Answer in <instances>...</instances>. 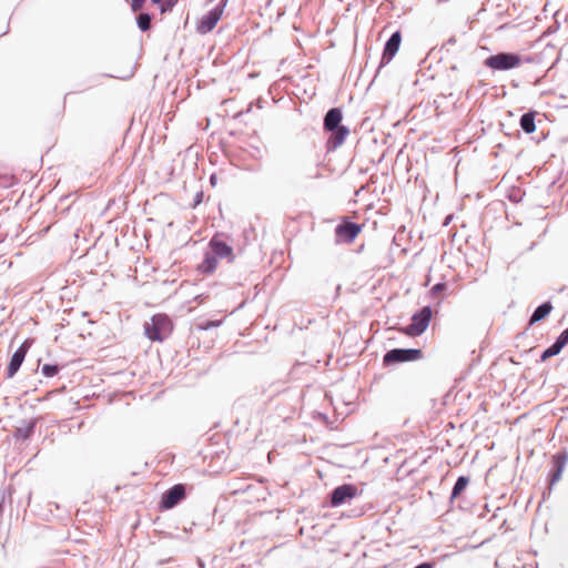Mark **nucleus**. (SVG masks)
<instances>
[{"mask_svg": "<svg viewBox=\"0 0 568 568\" xmlns=\"http://www.w3.org/2000/svg\"><path fill=\"white\" fill-rule=\"evenodd\" d=\"M342 121L343 112L341 108H332L324 115L323 128L329 133L326 140L327 152H333L339 148L349 134V129Z\"/></svg>", "mask_w": 568, "mask_h": 568, "instance_id": "f257e3e1", "label": "nucleus"}, {"mask_svg": "<svg viewBox=\"0 0 568 568\" xmlns=\"http://www.w3.org/2000/svg\"><path fill=\"white\" fill-rule=\"evenodd\" d=\"M173 325L166 314H155L144 324V333L151 341L162 342L172 332Z\"/></svg>", "mask_w": 568, "mask_h": 568, "instance_id": "f03ea898", "label": "nucleus"}, {"mask_svg": "<svg viewBox=\"0 0 568 568\" xmlns=\"http://www.w3.org/2000/svg\"><path fill=\"white\" fill-rule=\"evenodd\" d=\"M521 63V57L514 52H498L484 60V65L494 71H508L518 68Z\"/></svg>", "mask_w": 568, "mask_h": 568, "instance_id": "7ed1b4c3", "label": "nucleus"}, {"mask_svg": "<svg viewBox=\"0 0 568 568\" xmlns=\"http://www.w3.org/2000/svg\"><path fill=\"white\" fill-rule=\"evenodd\" d=\"M423 357L419 348H393L383 356L384 366H393L400 363L416 362Z\"/></svg>", "mask_w": 568, "mask_h": 568, "instance_id": "20e7f679", "label": "nucleus"}, {"mask_svg": "<svg viewBox=\"0 0 568 568\" xmlns=\"http://www.w3.org/2000/svg\"><path fill=\"white\" fill-rule=\"evenodd\" d=\"M433 316L429 305L423 306L412 316L410 323L406 326L405 333L409 336H420L428 327Z\"/></svg>", "mask_w": 568, "mask_h": 568, "instance_id": "39448f33", "label": "nucleus"}, {"mask_svg": "<svg viewBox=\"0 0 568 568\" xmlns=\"http://www.w3.org/2000/svg\"><path fill=\"white\" fill-rule=\"evenodd\" d=\"M186 498V487L183 484H176L166 489L159 501L160 510H170L176 507Z\"/></svg>", "mask_w": 568, "mask_h": 568, "instance_id": "423d86ee", "label": "nucleus"}, {"mask_svg": "<svg viewBox=\"0 0 568 568\" xmlns=\"http://www.w3.org/2000/svg\"><path fill=\"white\" fill-rule=\"evenodd\" d=\"M226 3L227 0H221L216 7L206 12L199 21L196 28L197 32L201 34L211 32L220 21L223 13V8L226 6Z\"/></svg>", "mask_w": 568, "mask_h": 568, "instance_id": "0eeeda50", "label": "nucleus"}, {"mask_svg": "<svg viewBox=\"0 0 568 568\" xmlns=\"http://www.w3.org/2000/svg\"><path fill=\"white\" fill-rule=\"evenodd\" d=\"M357 487L353 484H343L335 487L329 493V504L332 507H338L357 496Z\"/></svg>", "mask_w": 568, "mask_h": 568, "instance_id": "6e6552de", "label": "nucleus"}, {"mask_svg": "<svg viewBox=\"0 0 568 568\" xmlns=\"http://www.w3.org/2000/svg\"><path fill=\"white\" fill-rule=\"evenodd\" d=\"M402 43V33L399 30L392 33L384 44L378 70L388 64L399 50Z\"/></svg>", "mask_w": 568, "mask_h": 568, "instance_id": "1a4fd4ad", "label": "nucleus"}, {"mask_svg": "<svg viewBox=\"0 0 568 568\" xmlns=\"http://www.w3.org/2000/svg\"><path fill=\"white\" fill-rule=\"evenodd\" d=\"M567 462L568 452L566 449H561L552 455V467L549 471V489H551V487L561 478Z\"/></svg>", "mask_w": 568, "mask_h": 568, "instance_id": "9d476101", "label": "nucleus"}, {"mask_svg": "<svg viewBox=\"0 0 568 568\" xmlns=\"http://www.w3.org/2000/svg\"><path fill=\"white\" fill-rule=\"evenodd\" d=\"M361 231L362 226L351 221L343 222L335 227L337 240L345 243L353 242Z\"/></svg>", "mask_w": 568, "mask_h": 568, "instance_id": "9b49d317", "label": "nucleus"}, {"mask_svg": "<svg viewBox=\"0 0 568 568\" xmlns=\"http://www.w3.org/2000/svg\"><path fill=\"white\" fill-rule=\"evenodd\" d=\"M28 348H29V346H28L27 342H24L12 354L9 365H8V368H7V377L8 378H12L17 374V372L19 371V368L21 367V365L26 358Z\"/></svg>", "mask_w": 568, "mask_h": 568, "instance_id": "f8f14e48", "label": "nucleus"}, {"mask_svg": "<svg viewBox=\"0 0 568 568\" xmlns=\"http://www.w3.org/2000/svg\"><path fill=\"white\" fill-rule=\"evenodd\" d=\"M210 251L217 257V258H229V262H232L234 258L233 255V248L231 245L225 243L222 240H219L217 237H212L210 243Z\"/></svg>", "mask_w": 568, "mask_h": 568, "instance_id": "ddd939ff", "label": "nucleus"}, {"mask_svg": "<svg viewBox=\"0 0 568 568\" xmlns=\"http://www.w3.org/2000/svg\"><path fill=\"white\" fill-rule=\"evenodd\" d=\"M38 424V418H31L27 422H23L20 426L16 427L13 430V437L17 440H28L32 437L36 432V427Z\"/></svg>", "mask_w": 568, "mask_h": 568, "instance_id": "4468645a", "label": "nucleus"}, {"mask_svg": "<svg viewBox=\"0 0 568 568\" xmlns=\"http://www.w3.org/2000/svg\"><path fill=\"white\" fill-rule=\"evenodd\" d=\"M551 311H552L551 302H549V301L544 302L542 304L538 305L535 308V311L532 312V314L530 315L529 324L534 325V324L545 320L550 314Z\"/></svg>", "mask_w": 568, "mask_h": 568, "instance_id": "2eb2a0df", "label": "nucleus"}, {"mask_svg": "<svg viewBox=\"0 0 568 568\" xmlns=\"http://www.w3.org/2000/svg\"><path fill=\"white\" fill-rule=\"evenodd\" d=\"M536 115H537V112L536 111H528L526 113H524L520 119H519V125L521 128V130L527 133V134H530L532 132H535L536 130Z\"/></svg>", "mask_w": 568, "mask_h": 568, "instance_id": "dca6fc26", "label": "nucleus"}, {"mask_svg": "<svg viewBox=\"0 0 568 568\" xmlns=\"http://www.w3.org/2000/svg\"><path fill=\"white\" fill-rule=\"evenodd\" d=\"M216 266H217V257L210 251V252L205 253L204 258L199 266V270L203 274H210L213 271H215Z\"/></svg>", "mask_w": 568, "mask_h": 568, "instance_id": "f3484780", "label": "nucleus"}, {"mask_svg": "<svg viewBox=\"0 0 568 568\" xmlns=\"http://www.w3.org/2000/svg\"><path fill=\"white\" fill-rule=\"evenodd\" d=\"M469 484V477L467 476H459L452 489L449 500L453 503L457 497L462 495V493L467 488Z\"/></svg>", "mask_w": 568, "mask_h": 568, "instance_id": "a211bd4d", "label": "nucleus"}, {"mask_svg": "<svg viewBox=\"0 0 568 568\" xmlns=\"http://www.w3.org/2000/svg\"><path fill=\"white\" fill-rule=\"evenodd\" d=\"M564 347L558 341H555L549 347H547L540 355V362H545L556 355H558Z\"/></svg>", "mask_w": 568, "mask_h": 568, "instance_id": "6ab92c4d", "label": "nucleus"}, {"mask_svg": "<svg viewBox=\"0 0 568 568\" xmlns=\"http://www.w3.org/2000/svg\"><path fill=\"white\" fill-rule=\"evenodd\" d=\"M153 16L148 12H142L136 17L138 28L142 31H149L151 29V21Z\"/></svg>", "mask_w": 568, "mask_h": 568, "instance_id": "aec40b11", "label": "nucleus"}, {"mask_svg": "<svg viewBox=\"0 0 568 568\" xmlns=\"http://www.w3.org/2000/svg\"><path fill=\"white\" fill-rule=\"evenodd\" d=\"M60 372V366L58 364H44L41 367V373L45 377H53Z\"/></svg>", "mask_w": 568, "mask_h": 568, "instance_id": "412c9836", "label": "nucleus"}, {"mask_svg": "<svg viewBox=\"0 0 568 568\" xmlns=\"http://www.w3.org/2000/svg\"><path fill=\"white\" fill-rule=\"evenodd\" d=\"M447 287V284L444 283V282H440V283H437L435 284L432 288H430V295L432 296H436L438 294H440L443 291H445Z\"/></svg>", "mask_w": 568, "mask_h": 568, "instance_id": "4be33fe9", "label": "nucleus"}, {"mask_svg": "<svg viewBox=\"0 0 568 568\" xmlns=\"http://www.w3.org/2000/svg\"><path fill=\"white\" fill-rule=\"evenodd\" d=\"M179 0H165L161 7V13L169 12L173 9V7L178 3Z\"/></svg>", "mask_w": 568, "mask_h": 568, "instance_id": "5701e85b", "label": "nucleus"}, {"mask_svg": "<svg viewBox=\"0 0 568 568\" xmlns=\"http://www.w3.org/2000/svg\"><path fill=\"white\" fill-rule=\"evenodd\" d=\"M146 2V0H131V9L133 12H138L140 11L144 3Z\"/></svg>", "mask_w": 568, "mask_h": 568, "instance_id": "b1692460", "label": "nucleus"}, {"mask_svg": "<svg viewBox=\"0 0 568 568\" xmlns=\"http://www.w3.org/2000/svg\"><path fill=\"white\" fill-rule=\"evenodd\" d=\"M556 341H558L562 347L568 344V327L560 333Z\"/></svg>", "mask_w": 568, "mask_h": 568, "instance_id": "393cba45", "label": "nucleus"}, {"mask_svg": "<svg viewBox=\"0 0 568 568\" xmlns=\"http://www.w3.org/2000/svg\"><path fill=\"white\" fill-rule=\"evenodd\" d=\"M203 199H204V193L202 191L197 192L194 196L192 207H196L197 205H200L203 202Z\"/></svg>", "mask_w": 568, "mask_h": 568, "instance_id": "a878e982", "label": "nucleus"}, {"mask_svg": "<svg viewBox=\"0 0 568 568\" xmlns=\"http://www.w3.org/2000/svg\"><path fill=\"white\" fill-rule=\"evenodd\" d=\"M435 564L432 561H423L415 566L414 568H434Z\"/></svg>", "mask_w": 568, "mask_h": 568, "instance_id": "bb28decb", "label": "nucleus"}, {"mask_svg": "<svg viewBox=\"0 0 568 568\" xmlns=\"http://www.w3.org/2000/svg\"><path fill=\"white\" fill-rule=\"evenodd\" d=\"M219 325H220V321H209V322L205 323L203 328L209 329V328H212V327H216Z\"/></svg>", "mask_w": 568, "mask_h": 568, "instance_id": "cd10ccee", "label": "nucleus"}, {"mask_svg": "<svg viewBox=\"0 0 568 568\" xmlns=\"http://www.w3.org/2000/svg\"><path fill=\"white\" fill-rule=\"evenodd\" d=\"M506 11L503 9L500 4L497 6V16L501 19L505 16Z\"/></svg>", "mask_w": 568, "mask_h": 568, "instance_id": "c85d7f7f", "label": "nucleus"}, {"mask_svg": "<svg viewBox=\"0 0 568 568\" xmlns=\"http://www.w3.org/2000/svg\"><path fill=\"white\" fill-rule=\"evenodd\" d=\"M165 0H151L152 3L159 4L160 8L162 7V3H164Z\"/></svg>", "mask_w": 568, "mask_h": 568, "instance_id": "c756f323", "label": "nucleus"}, {"mask_svg": "<svg viewBox=\"0 0 568 568\" xmlns=\"http://www.w3.org/2000/svg\"><path fill=\"white\" fill-rule=\"evenodd\" d=\"M215 181H216V176H215L214 174H213V175H211V178H210V182H211V184H213V185H214V184H215Z\"/></svg>", "mask_w": 568, "mask_h": 568, "instance_id": "7c9ffc66", "label": "nucleus"}, {"mask_svg": "<svg viewBox=\"0 0 568 568\" xmlns=\"http://www.w3.org/2000/svg\"><path fill=\"white\" fill-rule=\"evenodd\" d=\"M452 220V216H447L446 220H445V223L444 225H448L449 221Z\"/></svg>", "mask_w": 568, "mask_h": 568, "instance_id": "2f4dec72", "label": "nucleus"}, {"mask_svg": "<svg viewBox=\"0 0 568 568\" xmlns=\"http://www.w3.org/2000/svg\"><path fill=\"white\" fill-rule=\"evenodd\" d=\"M485 10H486L485 4H483L481 9H480V10H478L477 14H480V13H481V12H484Z\"/></svg>", "mask_w": 568, "mask_h": 568, "instance_id": "473e14b6", "label": "nucleus"}, {"mask_svg": "<svg viewBox=\"0 0 568 568\" xmlns=\"http://www.w3.org/2000/svg\"><path fill=\"white\" fill-rule=\"evenodd\" d=\"M448 42H449V43H454V42H455V39H454V38H452V39H449V41H448Z\"/></svg>", "mask_w": 568, "mask_h": 568, "instance_id": "72a5a7b5", "label": "nucleus"}, {"mask_svg": "<svg viewBox=\"0 0 568 568\" xmlns=\"http://www.w3.org/2000/svg\"><path fill=\"white\" fill-rule=\"evenodd\" d=\"M88 315L87 312H82V316L85 317Z\"/></svg>", "mask_w": 568, "mask_h": 568, "instance_id": "f704fd0d", "label": "nucleus"}]
</instances>
